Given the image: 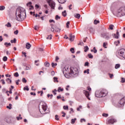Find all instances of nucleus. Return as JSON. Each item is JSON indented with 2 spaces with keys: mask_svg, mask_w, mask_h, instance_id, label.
<instances>
[{
  "mask_svg": "<svg viewBox=\"0 0 125 125\" xmlns=\"http://www.w3.org/2000/svg\"><path fill=\"white\" fill-rule=\"evenodd\" d=\"M84 74H89V69H87L86 70L83 71Z\"/></svg>",
  "mask_w": 125,
  "mask_h": 125,
  "instance_id": "obj_38",
  "label": "nucleus"
},
{
  "mask_svg": "<svg viewBox=\"0 0 125 125\" xmlns=\"http://www.w3.org/2000/svg\"><path fill=\"white\" fill-rule=\"evenodd\" d=\"M51 75L52 76H54V75H55V72H54V71H52L51 72Z\"/></svg>",
  "mask_w": 125,
  "mask_h": 125,
  "instance_id": "obj_58",
  "label": "nucleus"
},
{
  "mask_svg": "<svg viewBox=\"0 0 125 125\" xmlns=\"http://www.w3.org/2000/svg\"><path fill=\"white\" fill-rule=\"evenodd\" d=\"M58 60H59V57L56 56L55 61H58Z\"/></svg>",
  "mask_w": 125,
  "mask_h": 125,
  "instance_id": "obj_62",
  "label": "nucleus"
},
{
  "mask_svg": "<svg viewBox=\"0 0 125 125\" xmlns=\"http://www.w3.org/2000/svg\"><path fill=\"white\" fill-rule=\"evenodd\" d=\"M108 94V91L106 89H103L100 92L96 91L95 96L98 98L105 97Z\"/></svg>",
  "mask_w": 125,
  "mask_h": 125,
  "instance_id": "obj_5",
  "label": "nucleus"
},
{
  "mask_svg": "<svg viewBox=\"0 0 125 125\" xmlns=\"http://www.w3.org/2000/svg\"><path fill=\"white\" fill-rule=\"evenodd\" d=\"M119 103L120 105H124L125 103V97H124L122 99H121Z\"/></svg>",
  "mask_w": 125,
  "mask_h": 125,
  "instance_id": "obj_12",
  "label": "nucleus"
},
{
  "mask_svg": "<svg viewBox=\"0 0 125 125\" xmlns=\"http://www.w3.org/2000/svg\"><path fill=\"white\" fill-rule=\"evenodd\" d=\"M75 39V35H72V34H69V41L70 42H74Z\"/></svg>",
  "mask_w": 125,
  "mask_h": 125,
  "instance_id": "obj_13",
  "label": "nucleus"
},
{
  "mask_svg": "<svg viewBox=\"0 0 125 125\" xmlns=\"http://www.w3.org/2000/svg\"><path fill=\"white\" fill-rule=\"evenodd\" d=\"M99 23H100L99 21H97V20H95L94 21V24L95 25H97L98 24H99Z\"/></svg>",
  "mask_w": 125,
  "mask_h": 125,
  "instance_id": "obj_27",
  "label": "nucleus"
},
{
  "mask_svg": "<svg viewBox=\"0 0 125 125\" xmlns=\"http://www.w3.org/2000/svg\"><path fill=\"white\" fill-rule=\"evenodd\" d=\"M49 22L50 23H52V22H53L54 23H55V21H54V20H50Z\"/></svg>",
  "mask_w": 125,
  "mask_h": 125,
  "instance_id": "obj_61",
  "label": "nucleus"
},
{
  "mask_svg": "<svg viewBox=\"0 0 125 125\" xmlns=\"http://www.w3.org/2000/svg\"><path fill=\"white\" fill-rule=\"evenodd\" d=\"M19 82H20V80H18L16 82V84L18 85V84H19Z\"/></svg>",
  "mask_w": 125,
  "mask_h": 125,
  "instance_id": "obj_59",
  "label": "nucleus"
},
{
  "mask_svg": "<svg viewBox=\"0 0 125 125\" xmlns=\"http://www.w3.org/2000/svg\"><path fill=\"white\" fill-rule=\"evenodd\" d=\"M55 120H56V121H59V118H58V116L57 115H56L55 116Z\"/></svg>",
  "mask_w": 125,
  "mask_h": 125,
  "instance_id": "obj_56",
  "label": "nucleus"
},
{
  "mask_svg": "<svg viewBox=\"0 0 125 125\" xmlns=\"http://www.w3.org/2000/svg\"><path fill=\"white\" fill-rule=\"evenodd\" d=\"M2 60H3V61H4V62H6V61H7V57H6V56L3 57Z\"/></svg>",
  "mask_w": 125,
  "mask_h": 125,
  "instance_id": "obj_34",
  "label": "nucleus"
},
{
  "mask_svg": "<svg viewBox=\"0 0 125 125\" xmlns=\"http://www.w3.org/2000/svg\"><path fill=\"white\" fill-rule=\"evenodd\" d=\"M4 9H5V7H4V6H0V11L4 10Z\"/></svg>",
  "mask_w": 125,
  "mask_h": 125,
  "instance_id": "obj_35",
  "label": "nucleus"
},
{
  "mask_svg": "<svg viewBox=\"0 0 125 125\" xmlns=\"http://www.w3.org/2000/svg\"><path fill=\"white\" fill-rule=\"evenodd\" d=\"M84 66H87V67H88V66H89V62H85Z\"/></svg>",
  "mask_w": 125,
  "mask_h": 125,
  "instance_id": "obj_50",
  "label": "nucleus"
},
{
  "mask_svg": "<svg viewBox=\"0 0 125 125\" xmlns=\"http://www.w3.org/2000/svg\"><path fill=\"white\" fill-rule=\"evenodd\" d=\"M74 70L75 71V72H74ZM74 70L72 69V68L70 69V72H69V67L68 66H65L63 69V74L65 77V78H69V76H68V75H70V74H73V75H76L78 74V69L77 68L74 69Z\"/></svg>",
  "mask_w": 125,
  "mask_h": 125,
  "instance_id": "obj_3",
  "label": "nucleus"
},
{
  "mask_svg": "<svg viewBox=\"0 0 125 125\" xmlns=\"http://www.w3.org/2000/svg\"><path fill=\"white\" fill-rule=\"evenodd\" d=\"M121 83H125V79L124 78H122L121 79Z\"/></svg>",
  "mask_w": 125,
  "mask_h": 125,
  "instance_id": "obj_55",
  "label": "nucleus"
},
{
  "mask_svg": "<svg viewBox=\"0 0 125 125\" xmlns=\"http://www.w3.org/2000/svg\"><path fill=\"white\" fill-rule=\"evenodd\" d=\"M27 6L32 7V9H34V6L32 5V2H29L26 4Z\"/></svg>",
  "mask_w": 125,
  "mask_h": 125,
  "instance_id": "obj_17",
  "label": "nucleus"
},
{
  "mask_svg": "<svg viewBox=\"0 0 125 125\" xmlns=\"http://www.w3.org/2000/svg\"><path fill=\"white\" fill-rule=\"evenodd\" d=\"M107 44L108 43L106 42H104L103 45V47H104V48H107V46H106V45H107Z\"/></svg>",
  "mask_w": 125,
  "mask_h": 125,
  "instance_id": "obj_39",
  "label": "nucleus"
},
{
  "mask_svg": "<svg viewBox=\"0 0 125 125\" xmlns=\"http://www.w3.org/2000/svg\"><path fill=\"white\" fill-rule=\"evenodd\" d=\"M39 110L41 114H47L49 112L47 110V105L44 102H42L40 104Z\"/></svg>",
  "mask_w": 125,
  "mask_h": 125,
  "instance_id": "obj_4",
  "label": "nucleus"
},
{
  "mask_svg": "<svg viewBox=\"0 0 125 125\" xmlns=\"http://www.w3.org/2000/svg\"><path fill=\"white\" fill-rule=\"evenodd\" d=\"M0 82L2 83V84H5V82L4 81V80L2 79L0 81Z\"/></svg>",
  "mask_w": 125,
  "mask_h": 125,
  "instance_id": "obj_46",
  "label": "nucleus"
},
{
  "mask_svg": "<svg viewBox=\"0 0 125 125\" xmlns=\"http://www.w3.org/2000/svg\"><path fill=\"white\" fill-rule=\"evenodd\" d=\"M54 79V83H58V78L57 77H54L53 78Z\"/></svg>",
  "mask_w": 125,
  "mask_h": 125,
  "instance_id": "obj_30",
  "label": "nucleus"
},
{
  "mask_svg": "<svg viewBox=\"0 0 125 125\" xmlns=\"http://www.w3.org/2000/svg\"><path fill=\"white\" fill-rule=\"evenodd\" d=\"M101 36L102 38H103L104 39H105V40H109V39H110V35L106 33L105 32H103L101 34Z\"/></svg>",
  "mask_w": 125,
  "mask_h": 125,
  "instance_id": "obj_8",
  "label": "nucleus"
},
{
  "mask_svg": "<svg viewBox=\"0 0 125 125\" xmlns=\"http://www.w3.org/2000/svg\"><path fill=\"white\" fill-rule=\"evenodd\" d=\"M55 66H57V63H54V62H52V67H53V68H54Z\"/></svg>",
  "mask_w": 125,
  "mask_h": 125,
  "instance_id": "obj_45",
  "label": "nucleus"
},
{
  "mask_svg": "<svg viewBox=\"0 0 125 125\" xmlns=\"http://www.w3.org/2000/svg\"><path fill=\"white\" fill-rule=\"evenodd\" d=\"M63 109L64 110H69V106L68 105H64L63 106Z\"/></svg>",
  "mask_w": 125,
  "mask_h": 125,
  "instance_id": "obj_25",
  "label": "nucleus"
},
{
  "mask_svg": "<svg viewBox=\"0 0 125 125\" xmlns=\"http://www.w3.org/2000/svg\"><path fill=\"white\" fill-rule=\"evenodd\" d=\"M113 15L117 16V17H123L125 15V7H121L117 10H114L112 11Z\"/></svg>",
  "mask_w": 125,
  "mask_h": 125,
  "instance_id": "obj_2",
  "label": "nucleus"
},
{
  "mask_svg": "<svg viewBox=\"0 0 125 125\" xmlns=\"http://www.w3.org/2000/svg\"><path fill=\"white\" fill-rule=\"evenodd\" d=\"M47 2L49 5L50 6L52 9H55V2H53L52 0H47Z\"/></svg>",
  "mask_w": 125,
  "mask_h": 125,
  "instance_id": "obj_7",
  "label": "nucleus"
},
{
  "mask_svg": "<svg viewBox=\"0 0 125 125\" xmlns=\"http://www.w3.org/2000/svg\"><path fill=\"white\" fill-rule=\"evenodd\" d=\"M112 36L115 39H119V37H120V34L119 33V31L117 30L116 32V34H112Z\"/></svg>",
  "mask_w": 125,
  "mask_h": 125,
  "instance_id": "obj_11",
  "label": "nucleus"
},
{
  "mask_svg": "<svg viewBox=\"0 0 125 125\" xmlns=\"http://www.w3.org/2000/svg\"><path fill=\"white\" fill-rule=\"evenodd\" d=\"M63 90H64V89L63 88H61V87H59L58 89V91L59 92H60L61 91H63Z\"/></svg>",
  "mask_w": 125,
  "mask_h": 125,
  "instance_id": "obj_32",
  "label": "nucleus"
},
{
  "mask_svg": "<svg viewBox=\"0 0 125 125\" xmlns=\"http://www.w3.org/2000/svg\"><path fill=\"white\" fill-rule=\"evenodd\" d=\"M76 121H77V118L71 119V124H72V125H74V124H75V123H76Z\"/></svg>",
  "mask_w": 125,
  "mask_h": 125,
  "instance_id": "obj_21",
  "label": "nucleus"
},
{
  "mask_svg": "<svg viewBox=\"0 0 125 125\" xmlns=\"http://www.w3.org/2000/svg\"><path fill=\"white\" fill-rule=\"evenodd\" d=\"M31 46H32V45H31V44H30V43L29 42H27L26 43V48H27V49H30V48H31Z\"/></svg>",
  "mask_w": 125,
  "mask_h": 125,
  "instance_id": "obj_14",
  "label": "nucleus"
},
{
  "mask_svg": "<svg viewBox=\"0 0 125 125\" xmlns=\"http://www.w3.org/2000/svg\"><path fill=\"white\" fill-rule=\"evenodd\" d=\"M22 54L24 55V57H27V53L24 52H22Z\"/></svg>",
  "mask_w": 125,
  "mask_h": 125,
  "instance_id": "obj_52",
  "label": "nucleus"
},
{
  "mask_svg": "<svg viewBox=\"0 0 125 125\" xmlns=\"http://www.w3.org/2000/svg\"><path fill=\"white\" fill-rule=\"evenodd\" d=\"M61 17L58 15H56L55 17L56 20H58V19H60Z\"/></svg>",
  "mask_w": 125,
  "mask_h": 125,
  "instance_id": "obj_51",
  "label": "nucleus"
},
{
  "mask_svg": "<svg viewBox=\"0 0 125 125\" xmlns=\"http://www.w3.org/2000/svg\"><path fill=\"white\" fill-rule=\"evenodd\" d=\"M14 75L15 77H19V74H18V72H16L14 74Z\"/></svg>",
  "mask_w": 125,
  "mask_h": 125,
  "instance_id": "obj_47",
  "label": "nucleus"
},
{
  "mask_svg": "<svg viewBox=\"0 0 125 125\" xmlns=\"http://www.w3.org/2000/svg\"><path fill=\"white\" fill-rule=\"evenodd\" d=\"M52 39V35H50L47 36L46 40H51Z\"/></svg>",
  "mask_w": 125,
  "mask_h": 125,
  "instance_id": "obj_31",
  "label": "nucleus"
},
{
  "mask_svg": "<svg viewBox=\"0 0 125 125\" xmlns=\"http://www.w3.org/2000/svg\"><path fill=\"white\" fill-rule=\"evenodd\" d=\"M69 25H70V21H67L66 23V27L69 28Z\"/></svg>",
  "mask_w": 125,
  "mask_h": 125,
  "instance_id": "obj_42",
  "label": "nucleus"
},
{
  "mask_svg": "<svg viewBox=\"0 0 125 125\" xmlns=\"http://www.w3.org/2000/svg\"><path fill=\"white\" fill-rule=\"evenodd\" d=\"M16 19L18 21H23L26 18V12L25 9L19 7L16 11Z\"/></svg>",
  "mask_w": 125,
  "mask_h": 125,
  "instance_id": "obj_1",
  "label": "nucleus"
},
{
  "mask_svg": "<svg viewBox=\"0 0 125 125\" xmlns=\"http://www.w3.org/2000/svg\"><path fill=\"white\" fill-rule=\"evenodd\" d=\"M58 9H59V10H61L63 9V7H61V4H60V6L58 7Z\"/></svg>",
  "mask_w": 125,
  "mask_h": 125,
  "instance_id": "obj_53",
  "label": "nucleus"
},
{
  "mask_svg": "<svg viewBox=\"0 0 125 125\" xmlns=\"http://www.w3.org/2000/svg\"><path fill=\"white\" fill-rule=\"evenodd\" d=\"M120 67H121V64H120L119 63L116 64L115 66V69H119V68H120Z\"/></svg>",
  "mask_w": 125,
  "mask_h": 125,
  "instance_id": "obj_29",
  "label": "nucleus"
},
{
  "mask_svg": "<svg viewBox=\"0 0 125 125\" xmlns=\"http://www.w3.org/2000/svg\"><path fill=\"white\" fill-rule=\"evenodd\" d=\"M74 16L77 19H80V18H81V15L80 14H74Z\"/></svg>",
  "mask_w": 125,
  "mask_h": 125,
  "instance_id": "obj_16",
  "label": "nucleus"
},
{
  "mask_svg": "<svg viewBox=\"0 0 125 125\" xmlns=\"http://www.w3.org/2000/svg\"><path fill=\"white\" fill-rule=\"evenodd\" d=\"M83 122H85V119H81V122L83 123Z\"/></svg>",
  "mask_w": 125,
  "mask_h": 125,
  "instance_id": "obj_63",
  "label": "nucleus"
},
{
  "mask_svg": "<svg viewBox=\"0 0 125 125\" xmlns=\"http://www.w3.org/2000/svg\"><path fill=\"white\" fill-rule=\"evenodd\" d=\"M103 117H104L105 118H107L109 116V114L107 113H103L102 114Z\"/></svg>",
  "mask_w": 125,
  "mask_h": 125,
  "instance_id": "obj_36",
  "label": "nucleus"
},
{
  "mask_svg": "<svg viewBox=\"0 0 125 125\" xmlns=\"http://www.w3.org/2000/svg\"><path fill=\"white\" fill-rule=\"evenodd\" d=\"M62 16H64V17L67 16V13L66 12V10H64L63 12H62Z\"/></svg>",
  "mask_w": 125,
  "mask_h": 125,
  "instance_id": "obj_26",
  "label": "nucleus"
},
{
  "mask_svg": "<svg viewBox=\"0 0 125 125\" xmlns=\"http://www.w3.org/2000/svg\"><path fill=\"white\" fill-rule=\"evenodd\" d=\"M22 83H27V80H26L25 78H22Z\"/></svg>",
  "mask_w": 125,
  "mask_h": 125,
  "instance_id": "obj_44",
  "label": "nucleus"
},
{
  "mask_svg": "<svg viewBox=\"0 0 125 125\" xmlns=\"http://www.w3.org/2000/svg\"><path fill=\"white\" fill-rule=\"evenodd\" d=\"M116 56L118 57H123L125 59V49L122 48L117 51L116 53Z\"/></svg>",
  "mask_w": 125,
  "mask_h": 125,
  "instance_id": "obj_6",
  "label": "nucleus"
},
{
  "mask_svg": "<svg viewBox=\"0 0 125 125\" xmlns=\"http://www.w3.org/2000/svg\"><path fill=\"white\" fill-rule=\"evenodd\" d=\"M51 32H54V30H55L54 29V25L53 24H51Z\"/></svg>",
  "mask_w": 125,
  "mask_h": 125,
  "instance_id": "obj_24",
  "label": "nucleus"
},
{
  "mask_svg": "<svg viewBox=\"0 0 125 125\" xmlns=\"http://www.w3.org/2000/svg\"><path fill=\"white\" fill-rule=\"evenodd\" d=\"M6 81L8 83H12V81H11V79L9 78H7Z\"/></svg>",
  "mask_w": 125,
  "mask_h": 125,
  "instance_id": "obj_22",
  "label": "nucleus"
},
{
  "mask_svg": "<svg viewBox=\"0 0 125 125\" xmlns=\"http://www.w3.org/2000/svg\"><path fill=\"white\" fill-rule=\"evenodd\" d=\"M67 1V0H58V2L59 3H61V4H63L65 3Z\"/></svg>",
  "mask_w": 125,
  "mask_h": 125,
  "instance_id": "obj_15",
  "label": "nucleus"
},
{
  "mask_svg": "<svg viewBox=\"0 0 125 125\" xmlns=\"http://www.w3.org/2000/svg\"><path fill=\"white\" fill-rule=\"evenodd\" d=\"M18 33H19V31H18V30H17L14 32V34L15 35H18Z\"/></svg>",
  "mask_w": 125,
  "mask_h": 125,
  "instance_id": "obj_49",
  "label": "nucleus"
},
{
  "mask_svg": "<svg viewBox=\"0 0 125 125\" xmlns=\"http://www.w3.org/2000/svg\"><path fill=\"white\" fill-rule=\"evenodd\" d=\"M70 51H71V53H75V49L74 48H71L70 49Z\"/></svg>",
  "mask_w": 125,
  "mask_h": 125,
  "instance_id": "obj_37",
  "label": "nucleus"
},
{
  "mask_svg": "<svg viewBox=\"0 0 125 125\" xmlns=\"http://www.w3.org/2000/svg\"><path fill=\"white\" fill-rule=\"evenodd\" d=\"M113 27H114V25L111 24L109 25V29H110V30H113L114 29Z\"/></svg>",
  "mask_w": 125,
  "mask_h": 125,
  "instance_id": "obj_43",
  "label": "nucleus"
},
{
  "mask_svg": "<svg viewBox=\"0 0 125 125\" xmlns=\"http://www.w3.org/2000/svg\"><path fill=\"white\" fill-rule=\"evenodd\" d=\"M55 32H58L59 33H60V31H61V29L58 28L57 29L55 30Z\"/></svg>",
  "mask_w": 125,
  "mask_h": 125,
  "instance_id": "obj_54",
  "label": "nucleus"
},
{
  "mask_svg": "<svg viewBox=\"0 0 125 125\" xmlns=\"http://www.w3.org/2000/svg\"><path fill=\"white\" fill-rule=\"evenodd\" d=\"M4 45L6 46V47H8V46H10L11 45V43L10 42H5L4 43Z\"/></svg>",
  "mask_w": 125,
  "mask_h": 125,
  "instance_id": "obj_18",
  "label": "nucleus"
},
{
  "mask_svg": "<svg viewBox=\"0 0 125 125\" xmlns=\"http://www.w3.org/2000/svg\"><path fill=\"white\" fill-rule=\"evenodd\" d=\"M6 27H7V28H11V23L10 22H8L5 25Z\"/></svg>",
  "mask_w": 125,
  "mask_h": 125,
  "instance_id": "obj_19",
  "label": "nucleus"
},
{
  "mask_svg": "<svg viewBox=\"0 0 125 125\" xmlns=\"http://www.w3.org/2000/svg\"><path fill=\"white\" fill-rule=\"evenodd\" d=\"M108 75H109L110 79H113V77H114V75H113L111 73H109Z\"/></svg>",
  "mask_w": 125,
  "mask_h": 125,
  "instance_id": "obj_48",
  "label": "nucleus"
},
{
  "mask_svg": "<svg viewBox=\"0 0 125 125\" xmlns=\"http://www.w3.org/2000/svg\"><path fill=\"white\" fill-rule=\"evenodd\" d=\"M91 52H94V53H96L97 52V50L95 47H93V49L91 50Z\"/></svg>",
  "mask_w": 125,
  "mask_h": 125,
  "instance_id": "obj_20",
  "label": "nucleus"
},
{
  "mask_svg": "<svg viewBox=\"0 0 125 125\" xmlns=\"http://www.w3.org/2000/svg\"><path fill=\"white\" fill-rule=\"evenodd\" d=\"M84 52H87L89 48H88V46H85V47H84Z\"/></svg>",
  "mask_w": 125,
  "mask_h": 125,
  "instance_id": "obj_23",
  "label": "nucleus"
},
{
  "mask_svg": "<svg viewBox=\"0 0 125 125\" xmlns=\"http://www.w3.org/2000/svg\"><path fill=\"white\" fill-rule=\"evenodd\" d=\"M11 43H15V42H16V39L14 38V40H11Z\"/></svg>",
  "mask_w": 125,
  "mask_h": 125,
  "instance_id": "obj_41",
  "label": "nucleus"
},
{
  "mask_svg": "<svg viewBox=\"0 0 125 125\" xmlns=\"http://www.w3.org/2000/svg\"><path fill=\"white\" fill-rule=\"evenodd\" d=\"M115 123H117V120L115 119L111 118L108 119L106 124V125H114Z\"/></svg>",
  "mask_w": 125,
  "mask_h": 125,
  "instance_id": "obj_9",
  "label": "nucleus"
},
{
  "mask_svg": "<svg viewBox=\"0 0 125 125\" xmlns=\"http://www.w3.org/2000/svg\"><path fill=\"white\" fill-rule=\"evenodd\" d=\"M2 41H3V39H2V36H0V42H1Z\"/></svg>",
  "mask_w": 125,
  "mask_h": 125,
  "instance_id": "obj_64",
  "label": "nucleus"
},
{
  "mask_svg": "<svg viewBox=\"0 0 125 125\" xmlns=\"http://www.w3.org/2000/svg\"><path fill=\"white\" fill-rule=\"evenodd\" d=\"M88 57L90 58V59H92V58H93V56L91 54H88Z\"/></svg>",
  "mask_w": 125,
  "mask_h": 125,
  "instance_id": "obj_33",
  "label": "nucleus"
},
{
  "mask_svg": "<svg viewBox=\"0 0 125 125\" xmlns=\"http://www.w3.org/2000/svg\"><path fill=\"white\" fill-rule=\"evenodd\" d=\"M44 66H45V67H49L50 66V64L49 62H46L44 63Z\"/></svg>",
  "mask_w": 125,
  "mask_h": 125,
  "instance_id": "obj_28",
  "label": "nucleus"
},
{
  "mask_svg": "<svg viewBox=\"0 0 125 125\" xmlns=\"http://www.w3.org/2000/svg\"><path fill=\"white\" fill-rule=\"evenodd\" d=\"M83 93L85 95L86 97L87 98L88 100H90V98H89V92L86 91V90H83Z\"/></svg>",
  "mask_w": 125,
  "mask_h": 125,
  "instance_id": "obj_10",
  "label": "nucleus"
},
{
  "mask_svg": "<svg viewBox=\"0 0 125 125\" xmlns=\"http://www.w3.org/2000/svg\"><path fill=\"white\" fill-rule=\"evenodd\" d=\"M28 70H30V67L29 66H26V68H25V70L27 71Z\"/></svg>",
  "mask_w": 125,
  "mask_h": 125,
  "instance_id": "obj_60",
  "label": "nucleus"
},
{
  "mask_svg": "<svg viewBox=\"0 0 125 125\" xmlns=\"http://www.w3.org/2000/svg\"><path fill=\"white\" fill-rule=\"evenodd\" d=\"M23 90H27V91H29V87H28V86H25L23 88Z\"/></svg>",
  "mask_w": 125,
  "mask_h": 125,
  "instance_id": "obj_40",
  "label": "nucleus"
},
{
  "mask_svg": "<svg viewBox=\"0 0 125 125\" xmlns=\"http://www.w3.org/2000/svg\"><path fill=\"white\" fill-rule=\"evenodd\" d=\"M62 114H63V115H62V117H64L66 116V113L65 112H64V111H62Z\"/></svg>",
  "mask_w": 125,
  "mask_h": 125,
  "instance_id": "obj_57",
  "label": "nucleus"
}]
</instances>
